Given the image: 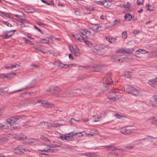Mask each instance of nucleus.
<instances>
[{"mask_svg":"<svg viewBox=\"0 0 157 157\" xmlns=\"http://www.w3.org/2000/svg\"><path fill=\"white\" fill-rule=\"evenodd\" d=\"M96 24L92 25V26H90L89 28L93 31L96 32Z\"/></svg>","mask_w":157,"mask_h":157,"instance_id":"ea45409f","label":"nucleus"},{"mask_svg":"<svg viewBox=\"0 0 157 157\" xmlns=\"http://www.w3.org/2000/svg\"><path fill=\"white\" fill-rule=\"evenodd\" d=\"M124 58L121 57V56L115 55L113 56L111 58V60L113 62H122Z\"/></svg>","mask_w":157,"mask_h":157,"instance_id":"1a4fd4ad","label":"nucleus"},{"mask_svg":"<svg viewBox=\"0 0 157 157\" xmlns=\"http://www.w3.org/2000/svg\"><path fill=\"white\" fill-rule=\"evenodd\" d=\"M96 32H97L98 31L101 30H102L101 26H98V25L97 24H96Z\"/></svg>","mask_w":157,"mask_h":157,"instance_id":"79ce46f5","label":"nucleus"},{"mask_svg":"<svg viewBox=\"0 0 157 157\" xmlns=\"http://www.w3.org/2000/svg\"><path fill=\"white\" fill-rule=\"evenodd\" d=\"M72 64H64L63 63H60L59 64V66L60 67H63V68H67L69 67V66H71Z\"/></svg>","mask_w":157,"mask_h":157,"instance_id":"58836bf2","label":"nucleus"},{"mask_svg":"<svg viewBox=\"0 0 157 157\" xmlns=\"http://www.w3.org/2000/svg\"><path fill=\"white\" fill-rule=\"evenodd\" d=\"M115 97H113L111 98H109V99H111L113 101H115L116 98H119L117 96V95H115Z\"/></svg>","mask_w":157,"mask_h":157,"instance_id":"864d4df0","label":"nucleus"},{"mask_svg":"<svg viewBox=\"0 0 157 157\" xmlns=\"http://www.w3.org/2000/svg\"><path fill=\"white\" fill-rule=\"evenodd\" d=\"M94 2L96 4L103 5V2L94 1Z\"/></svg>","mask_w":157,"mask_h":157,"instance_id":"6e6d98bb","label":"nucleus"},{"mask_svg":"<svg viewBox=\"0 0 157 157\" xmlns=\"http://www.w3.org/2000/svg\"><path fill=\"white\" fill-rule=\"evenodd\" d=\"M30 151L25 148L22 146H19L14 150V152L16 154H19L21 153H24L25 151Z\"/></svg>","mask_w":157,"mask_h":157,"instance_id":"39448f33","label":"nucleus"},{"mask_svg":"<svg viewBox=\"0 0 157 157\" xmlns=\"http://www.w3.org/2000/svg\"><path fill=\"white\" fill-rule=\"evenodd\" d=\"M4 23L6 25H7L8 26V27H11L12 26V25L11 24H10V23H9L8 22H4Z\"/></svg>","mask_w":157,"mask_h":157,"instance_id":"338daca9","label":"nucleus"},{"mask_svg":"<svg viewBox=\"0 0 157 157\" xmlns=\"http://www.w3.org/2000/svg\"><path fill=\"white\" fill-rule=\"evenodd\" d=\"M41 42L42 43L48 44L49 42V38H47L45 39H42L41 40Z\"/></svg>","mask_w":157,"mask_h":157,"instance_id":"72a5a7b5","label":"nucleus"},{"mask_svg":"<svg viewBox=\"0 0 157 157\" xmlns=\"http://www.w3.org/2000/svg\"><path fill=\"white\" fill-rule=\"evenodd\" d=\"M129 129H130V133H131L133 130L135 129L134 127L133 126H130L128 127Z\"/></svg>","mask_w":157,"mask_h":157,"instance_id":"052dcab7","label":"nucleus"},{"mask_svg":"<svg viewBox=\"0 0 157 157\" xmlns=\"http://www.w3.org/2000/svg\"><path fill=\"white\" fill-rule=\"evenodd\" d=\"M49 124L48 122L42 121L40 123L39 125L42 128H48Z\"/></svg>","mask_w":157,"mask_h":157,"instance_id":"f3484780","label":"nucleus"},{"mask_svg":"<svg viewBox=\"0 0 157 157\" xmlns=\"http://www.w3.org/2000/svg\"><path fill=\"white\" fill-rule=\"evenodd\" d=\"M134 146H128L124 147L126 149H131L134 148Z\"/></svg>","mask_w":157,"mask_h":157,"instance_id":"603ef678","label":"nucleus"},{"mask_svg":"<svg viewBox=\"0 0 157 157\" xmlns=\"http://www.w3.org/2000/svg\"><path fill=\"white\" fill-rule=\"evenodd\" d=\"M55 40L59 41L60 40V39L59 38H56L52 36H50V43H53V40Z\"/></svg>","mask_w":157,"mask_h":157,"instance_id":"c756f323","label":"nucleus"},{"mask_svg":"<svg viewBox=\"0 0 157 157\" xmlns=\"http://www.w3.org/2000/svg\"><path fill=\"white\" fill-rule=\"evenodd\" d=\"M92 89L93 87L92 86H89L86 88H82V94L89 95L91 93L90 90Z\"/></svg>","mask_w":157,"mask_h":157,"instance_id":"f8f14e48","label":"nucleus"},{"mask_svg":"<svg viewBox=\"0 0 157 157\" xmlns=\"http://www.w3.org/2000/svg\"><path fill=\"white\" fill-rule=\"evenodd\" d=\"M19 66V65H18L17 64H16L14 65H13L11 66V69L13 68H16L17 67H18Z\"/></svg>","mask_w":157,"mask_h":157,"instance_id":"0e129e2a","label":"nucleus"},{"mask_svg":"<svg viewBox=\"0 0 157 157\" xmlns=\"http://www.w3.org/2000/svg\"><path fill=\"white\" fill-rule=\"evenodd\" d=\"M122 37L123 39H126L127 38V35L126 32L124 31L122 33Z\"/></svg>","mask_w":157,"mask_h":157,"instance_id":"a19ab883","label":"nucleus"},{"mask_svg":"<svg viewBox=\"0 0 157 157\" xmlns=\"http://www.w3.org/2000/svg\"><path fill=\"white\" fill-rule=\"evenodd\" d=\"M124 88L126 90V91L128 93H131L133 90H134V88L129 86H126Z\"/></svg>","mask_w":157,"mask_h":157,"instance_id":"aec40b11","label":"nucleus"},{"mask_svg":"<svg viewBox=\"0 0 157 157\" xmlns=\"http://www.w3.org/2000/svg\"><path fill=\"white\" fill-rule=\"evenodd\" d=\"M120 131L121 132L125 135L130 134L131 133L130 129H129L128 127L121 128L120 129Z\"/></svg>","mask_w":157,"mask_h":157,"instance_id":"4468645a","label":"nucleus"},{"mask_svg":"<svg viewBox=\"0 0 157 157\" xmlns=\"http://www.w3.org/2000/svg\"><path fill=\"white\" fill-rule=\"evenodd\" d=\"M35 140L33 138H30L27 139L26 140V142L28 144H30V143L35 142Z\"/></svg>","mask_w":157,"mask_h":157,"instance_id":"f704fd0d","label":"nucleus"},{"mask_svg":"<svg viewBox=\"0 0 157 157\" xmlns=\"http://www.w3.org/2000/svg\"><path fill=\"white\" fill-rule=\"evenodd\" d=\"M8 138L6 136L0 138V145H2L7 142Z\"/></svg>","mask_w":157,"mask_h":157,"instance_id":"6ab92c4d","label":"nucleus"},{"mask_svg":"<svg viewBox=\"0 0 157 157\" xmlns=\"http://www.w3.org/2000/svg\"><path fill=\"white\" fill-rule=\"evenodd\" d=\"M142 54H145L146 53H148V51H146L145 50L141 49V50H140Z\"/></svg>","mask_w":157,"mask_h":157,"instance_id":"69168bd1","label":"nucleus"},{"mask_svg":"<svg viewBox=\"0 0 157 157\" xmlns=\"http://www.w3.org/2000/svg\"><path fill=\"white\" fill-rule=\"evenodd\" d=\"M17 107L20 108H21L22 109H24V108L25 107V105H23L21 103H19L17 105Z\"/></svg>","mask_w":157,"mask_h":157,"instance_id":"49530a36","label":"nucleus"},{"mask_svg":"<svg viewBox=\"0 0 157 157\" xmlns=\"http://www.w3.org/2000/svg\"><path fill=\"white\" fill-rule=\"evenodd\" d=\"M23 40L26 43L29 44L31 45H33L34 44L31 41L29 40L28 39L25 38H23Z\"/></svg>","mask_w":157,"mask_h":157,"instance_id":"473e14b6","label":"nucleus"},{"mask_svg":"<svg viewBox=\"0 0 157 157\" xmlns=\"http://www.w3.org/2000/svg\"><path fill=\"white\" fill-rule=\"evenodd\" d=\"M41 105L44 107H48L49 106V104L46 101H44L42 102Z\"/></svg>","mask_w":157,"mask_h":157,"instance_id":"c9c22d12","label":"nucleus"},{"mask_svg":"<svg viewBox=\"0 0 157 157\" xmlns=\"http://www.w3.org/2000/svg\"><path fill=\"white\" fill-rule=\"evenodd\" d=\"M20 21L23 24H24L25 23H28L29 21L26 20L25 19H21L20 20Z\"/></svg>","mask_w":157,"mask_h":157,"instance_id":"8fccbe9b","label":"nucleus"},{"mask_svg":"<svg viewBox=\"0 0 157 157\" xmlns=\"http://www.w3.org/2000/svg\"><path fill=\"white\" fill-rule=\"evenodd\" d=\"M50 54H52L53 55L56 56V53H55V51L54 50H50Z\"/></svg>","mask_w":157,"mask_h":157,"instance_id":"bf43d9fd","label":"nucleus"},{"mask_svg":"<svg viewBox=\"0 0 157 157\" xmlns=\"http://www.w3.org/2000/svg\"><path fill=\"white\" fill-rule=\"evenodd\" d=\"M41 138L45 141H48L49 140L47 138L45 137L44 136H42L41 137Z\"/></svg>","mask_w":157,"mask_h":157,"instance_id":"4d7b16f0","label":"nucleus"},{"mask_svg":"<svg viewBox=\"0 0 157 157\" xmlns=\"http://www.w3.org/2000/svg\"><path fill=\"white\" fill-rule=\"evenodd\" d=\"M73 132H71L68 133L67 135H65L64 136V138L65 140H67L68 141H73L74 140V137L71 136V134Z\"/></svg>","mask_w":157,"mask_h":157,"instance_id":"dca6fc26","label":"nucleus"},{"mask_svg":"<svg viewBox=\"0 0 157 157\" xmlns=\"http://www.w3.org/2000/svg\"><path fill=\"white\" fill-rule=\"evenodd\" d=\"M61 91V89L57 87H51L50 88V93L52 94L57 95Z\"/></svg>","mask_w":157,"mask_h":157,"instance_id":"6e6552de","label":"nucleus"},{"mask_svg":"<svg viewBox=\"0 0 157 157\" xmlns=\"http://www.w3.org/2000/svg\"><path fill=\"white\" fill-rule=\"evenodd\" d=\"M35 49L36 50H37L38 51L42 52L43 53H46V52L45 51H44V50H41L40 49L38 48H35Z\"/></svg>","mask_w":157,"mask_h":157,"instance_id":"13d9d810","label":"nucleus"},{"mask_svg":"<svg viewBox=\"0 0 157 157\" xmlns=\"http://www.w3.org/2000/svg\"><path fill=\"white\" fill-rule=\"evenodd\" d=\"M75 39L78 40L80 41L83 42L84 39L80 34H78L75 35Z\"/></svg>","mask_w":157,"mask_h":157,"instance_id":"412c9836","label":"nucleus"},{"mask_svg":"<svg viewBox=\"0 0 157 157\" xmlns=\"http://www.w3.org/2000/svg\"><path fill=\"white\" fill-rule=\"evenodd\" d=\"M121 21L119 19H116L113 21V24H112V26H116L119 25Z\"/></svg>","mask_w":157,"mask_h":157,"instance_id":"c85d7f7f","label":"nucleus"},{"mask_svg":"<svg viewBox=\"0 0 157 157\" xmlns=\"http://www.w3.org/2000/svg\"><path fill=\"white\" fill-rule=\"evenodd\" d=\"M90 132L92 134H88L87 135L88 137H90L92 136H94V135H98V131L95 129H93L91 130Z\"/></svg>","mask_w":157,"mask_h":157,"instance_id":"a211bd4d","label":"nucleus"},{"mask_svg":"<svg viewBox=\"0 0 157 157\" xmlns=\"http://www.w3.org/2000/svg\"><path fill=\"white\" fill-rule=\"evenodd\" d=\"M3 14H4V16L6 17H8L9 18H12L11 15L8 13H4Z\"/></svg>","mask_w":157,"mask_h":157,"instance_id":"de8ad7c7","label":"nucleus"},{"mask_svg":"<svg viewBox=\"0 0 157 157\" xmlns=\"http://www.w3.org/2000/svg\"><path fill=\"white\" fill-rule=\"evenodd\" d=\"M107 151H111L108 155V157H116L118 154L119 151L115 147L111 146H106Z\"/></svg>","mask_w":157,"mask_h":157,"instance_id":"f03ea898","label":"nucleus"},{"mask_svg":"<svg viewBox=\"0 0 157 157\" xmlns=\"http://www.w3.org/2000/svg\"><path fill=\"white\" fill-rule=\"evenodd\" d=\"M134 51V48H120L116 51L117 53H122L126 54H132Z\"/></svg>","mask_w":157,"mask_h":157,"instance_id":"423d86ee","label":"nucleus"},{"mask_svg":"<svg viewBox=\"0 0 157 157\" xmlns=\"http://www.w3.org/2000/svg\"><path fill=\"white\" fill-rule=\"evenodd\" d=\"M131 94H133L135 95H137L138 94H141V92H140L139 90L135 89L134 88V90H133Z\"/></svg>","mask_w":157,"mask_h":157,"instance_id":"7c9ffc66","label":"nucleus"},{"mask_svg":"<svg viewBox=\"0 0 157 157\" xmlns=\"http://www.w3.org/2000/svg\"><path fill=\"white\" fill-rule=\"evenodd\" d=\"M20 121V118L18 116L10 117L7 120L8 123L11 126V128L13 129H16L19 126Z\"/></svg>","mask_w":157,"mask_h":157,"instance_id":"f257e3e1","label":"nucleus"},{"mask_svg":"<svg viewBox=\"0 0 157 157\" xmlns=\"http://www.w3.org/2000/svg\"><path fill=\"white\" fill-rule=\"evenodd\" d=\"M106 39L108 40V42L114 44L116 42V39L115 38H110L108 37H106Z\"/></svg>","mask_w":157,"mask_h":157,"instance_id":"5701e85b","label":"nucleus"},{"mask_svg":"<svg viewBox=\"0 0 157 157\" xmlns=\"http://www.w3.org/2000/svg\"><path fill=\"white\" fill-rule=\"evenodd\" d=\"M140 50H141V49H139L136 51V54L140 55L141 53V52Z\"/></svg>","mask_w":157,"mask_h":157,"instance_id":"680f3d73","label":"nucleus"},{"mask_svg":"<svg viewBox=\"0 0 157 157\" xmlns=\"http://www.w3.org/2000/svg\"><path fill=\"white\" fill-rule=\"evenodd\" d=\"M73 93L71 90L65 91L63 92L60 96L62 98H73Z\"/></svg>","mask_w":157,"mask_h":157,"instance_id":"0eeeda50","label":"nucleus"},{"mask_svg":"<svg viewBox=\"0 0 157 157\" xmlns=\"http://www.w3.org/2000/svg\"><path fill=\"white\" fill-rule=\"evenodd\" d=\"M75 48L72 47L71 48H70V50L71 52L73 53L76 56H80L81 53L79 52L78 48L76 46H75Z\"/></svg>","mask_w":157,"mask_h":157,"instance_id":"9d476101","label":"nucleus"},{"mask_svg":"<svg viewBox=\"0 0 157 157\" xmlns=\"http://www.w3.org/2000/svg\"><path fill=\"white\" fill-rule=\"evenodd\" d=\"M137 5H140L143 4L144 0H137Z\"/></svg>","mask_w":157,"mask_h":157,"instance_id":"a18cd8bd","label":"nucleus"},{"mask_svg":"<svg viewBox=\"0 0 157 157\" xmlns=\"http://www.w3.org/2000/svg\"><path fill=\"white\" fill-rule=\"evenodd\" d=\"M118 90L117 89H114L113 90L111 91V92H109L110 93H117L118 92Z\"/></svg>","mask_w":157,"mask_h":157,"instance_id":"e2e57ef3","label":"nucleus"},{"mask_svg":"<svg viewBox=\"0 0 157 157\" xmlns=\"http://www.w3.org/2000/svg\"><path fill=\"white\" fill-rule=\"evenodd\" d=\"M111 3L109 1L104 0L103 2V6L106 7H108L110 6Z\"/></svg>","mask_w":157,"mask_h":157,"instance_id":"4be33fe9","label":"nucleus"},{"mask_svg":"<svg viewBox=\"0 0 157 157\" xmlns=\"http://www.w3.org/2000/svg\"><path fill=\"white\" fill-rule=\"evenodd\" d=\"M80 121V120L77 121L75 119L72 118L71 119V120L70 121V122L71 124H75L76 121Z\"/></svg>","mask_w":157,"mask_h":157,"instance_id":"c03bdc74","label":"nucleus"},{"mask_svg":"<svg viewBox=\"0 0 157 157\" xmlns=\"http://www.w3.org/2000/svg\"><path fill=\"white\" fill-rule=\"evenodd\" d=\"M90 70L93 72H102L104 70L103 67L100 65H94L90 67Z\"/></svg>","mask_w":157,"mask_h":157,"instance_id":"20e7f679","label":"nucleus"},{"mask_svg":"<svg viewBox=\"0 0 157 157\" xmlns=\"http://www.w3.org/2000/svg\"><path fill=\"white\" fill-rule=\"evenodd\" d=\"M113 83L111 78L110 76H107L103 79V84L105 87V90H107L111 84Z\"/></svg>","mask_w":157,"mask_h":157,"instance_id":"7ed1b4c3","label":"nucleus"},{"mask_svg":"<svg viewBox=\"0 0 157 157\" xmlns=\"http://www.w3.org/2000/svg\"><path fill=\"white\" fill-rule=\"evenodd\" d=\"M15 31V30H12L11 31L8 32V33H7L5 36H3L2 37L5 39H7L9 38V37L11 36V35L13 34V33L12 34H11L10 35H8V33L10 32H14Z\"/></svg>","mask_w":157,"mask_h":157,"instance_id":"cd10ccee","label":"nucleus"},{"mask_svg":"<svg viewBox=\"0 0 157 157\" xmlns=\"http://www.w3.org/2000/svg\"><path fill=\"white\" fill-rule=\"evenodd\" d=\"M114 116L119 119H122V118L125 117L124 116L120 115L117 113H115Z\"/></svg>","mask_w":157,"mask_h":157,"instance_id":"e433bc0d","label":"nucleus"},{"mask_svg":"<svg viewBox=\"0 0 157 157\" xmlns=\"http://www.w3.org/2000/svg\"><path fill=\"white\" fill-rule=\"evenodd\" d=\"M123 6L125 8L129 9L130 7V3L128 2L126 5L123 4Z\"/></svg>","mask_w":157,"mask_h":157,"instance_id":"37998d69","label":"nucleus"},{"mask_svg":"<svg viewBox=\"0 0 157 157\" xmlns=\"http://www.w3.org/2000/svg\"><path fill=\"white\" fill-rule=\"evenodd\" d=\"M152 123L157 126V119L153 121Z\"/></svg>","mask_w":157,"mask_h":157,"instance_id":"774afa93","label":"nucleus"},{"mask_svg":"<svg viewBox=\"0 0 157 157\" xmlns=\"http://www.w3.org/2000/svg\"><path fill=\"white\" fill-rule=\"evenodd\" d=\"M40 157H49V155L48 154L43 153L41 154Z\"/></svg>","mask_w":157,"mask_h":157,"instance_id":"5fc2aeb1","label":"nucleus"},{"mask_svg":"<svg viewBox=\"0 0 157 157\" xmlns=\"http://www.w3.org/2000/svg\"><path fill=\"white\" fill-rule=\"evenodd\" d=\"M151 104L154 107L157 109V96H153L151 99Z\"/></svg>","mask_w":157,"mask_h":157,"instance_id":"9b49d317","label":"nucleus"},{"mask_svg":"<svg viewBox=\"0 0 157 157\" xmlns=\"http://www.w3.org/2000/svg\"><path fill=\"white\" fill-rule=\"evenodd\" d=\"M83 42H85L86 44L89 46H92V43L88 41L86 39H84V40H83Z\"/></svg>","mask_w":157,"mask_h":157,"instance_id":"2f4dec72","label":"nucleus"},{"mask_svg":"<svg viewBox=\"0 0 157 157\" xmlns=\"http://www.w3.org/2000/svg\"><path fill=\"white\" fill-rule=\"evenodd\" d=\"M82 89H77L75 90H72V92L73 93V97H76L78 95H81L82 94Z\"/></svg>","mask_w":157,"mask_h":157,"instance_id":"ddd939ff","label":"nucleus"},{"mask_svg":"<svg viewBox=\"0 0 157 157\" xmlns=\"http://www.w3.org/2000/svg\"><path fill=\"white\" fill-rule=\"evenodd\" d=\"M17 138L18 140H23L26 139L27 137L25 135L21 134L18 137H17Z\"/></svg>","mask_w":157,"mask_h":157,"instance_id":"393cba45","label":"nucleus"},{"mask_svg":"<svg viewBox=\"0 0 157 157\" xmlns=\"http://www.w3.org/2000/svg\"><path fill=\"white\" fill-rule=\"evenodd\" d=\"M148 83L149 85L154 87H156V85L155 84H157V78L155 79H150L148 81Z\"/></svg>","mask_w":157,"mask_h":157,"instance_id":"2eb2a0df","label":"nucleus"},{"mask_svg":"<svg viewBox=\"0 0 157 157\" xmlns=\"http://www.w3.org/2000/svg\"><path fill=\"white\" fill-rule=\"evenodd\" d=\"M145 7L147 10H149L150 11H152L155 9L154 7L150 4L146 5Z\"/></svg>","mask_w":157,"mask_h":157,"instance_id":"b1692460","label":"nucleus"},{"mask_svg":"<svg viewBox=\"0 0 157 157\" xmlns=\"http://www.w3.org/2000/svg\"><path fill=\"white\" fill-rule=\"evenodd\" d=\"M123 75L127 78H129L131 76L132 74L129 71H125L124 72Z\"/></svg>","mask_w":157,"mask_h":157,"instance_id":"bb28decb","label":"nucleus"},{"mask_svg":"<svg viewBox=\"0 0 157 157\" xmlns=\"http://www.w3.org/2000/svg\"><path fill=\"white\" fill-rule=\"evenodd\" d=\"M86 30L85 29H82L81 30V33H82L83 35H86Z\"/></svg>","mask_w":157,"mask_h":157,"instance_id":"09e8293b","label":"nucleus"},{"mask_svg":"<svg viewBox=\"0 0 157 157\" xmlns=\"http://www.w3.org/2000/svg\"><path fill=\"white\" fill-rule=\"evenodd\" d=\"M132 18V16L130 13L126 14L124 16V18L127 21H130Z\"/></svg>","mask_w":157,"mask_h":157,"instance_id":"a878e982","label":"nucleus"},{"mask_svg":"<svg viewBox=\"0 0 157 157\" xmlns=\"http://www.w3.org/2000/svg\"><path fill=\"white\" fill-rule=\"evenodd\" d=\"M101 119V116H98L95 118V120H94V122L99 121Z\"/></svg>","mask_w":157,"mask_h":157,"instance_id":"3c124183","label":"nucleus"},{"mask_svg":"<svg viewBox=\"0 0 157 157\" xmlns=\"http://www.w3.org/2000/svg\"><path fill=\"white\" fill-rule=\"evenodd\" d=\"M62 124H59L58 123H53L51 124V127H60L61 126L63 125Z\"/></svg>","mask_w":157,"mask_h":157,"instance_id":"4c0bfd02","label":"nucleus"}]
</instances>
